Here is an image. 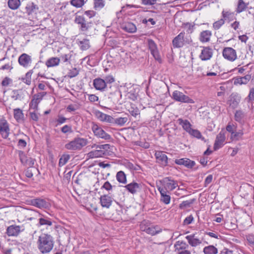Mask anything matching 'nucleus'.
Segmentation results:
<instances>
[{"label": "nucleus", "mask_w": 254, "mask_h": 254, "mask_svg": "<svg viewBox=\"0 0 254 254\" xmlns=\"http://www.w3.org/2000/svg\"><path fill=\"white\" fill-rule=\"evenodd\" d=\"M53 238L49 234L42 233L38 237L37 241V248L42 254H47L52 251L54 247Z\"/></svg>", "instance_id": "obj_1"}, {"label": "nucleus", "mask_w": 254, "mask_h": 254, "mask_svg": "<svg viewBox=\"0 0 254 254\" xmlns=\"http://www.w3.org/2000/svg\"><path fill=\"white\" fill-rule=\"evenodd\" d=\"M96 148V150L91 151L87 154L89 158H94L103 157L105 154V151L108 150L110 148V145L103 144V145H96L94 144L92 146V148Z\"/></svg>", "instance_id": "obj_2"}, {"label": "nucleus", "mask_w": 254, "mask_h": 254, "mask_svg": "<svg viewBox=\"0 0 254 254\" xmlns=\"http://www.w3.org/2000/svg\"><path fill=\"white\" fill-rule=\"evenodd\" d=\"M87 139L83 138L77 137L70 141L65 145L66 149L71 150L81 149L87 144Z\"/></svg>", "instance_id": "obj_3"}, {"label": "nucleus", "mask_w": 254, "mask_h": 254, "mask_svg": "<svg viewBox=\"0 0 254 254\" xmlns=\"http://www.w3.org/2000/svg\"><path fill=\"white\" fill-rule=\"evenodd\" d=\"M185 32H181L173 40L172 43L174 48L183 47L186 44H190L192 42L190 36L185 38Z\"/></svg>", "instance_id": "obj_4"}, {"label": "nucleus", "mask_w": 254, "mask_h": 254, "mask_svg": "<svg viewBox=\"0 0 254 254\" xmlns=\"http://www.w3.org/2000/svg\"><path fill=\"white\" fill-rule=\"evenodd\" d=\"M161 183L162 184V187H161L165 191L169 192L178 187V182L172 179L171 177L164 178L162 180Z\"/></svg>", "instance_id": "obj_5"}, {"label": "nucleus", "mask_w": 254, "mask_h": 254, "mask_svg": "<svg viewBox=\"0 0 254 254\" xmlns=\"http://www.w3.org/2000/svg\"><path fill=\"white\" fill-rule=\"evenodd\" d=\"M74 22L80 26L79 29L84 34L88 31L92 26V22L86 21L84 17L80 15L75 17Z\"/></svg>", "instance_id": "obj_6"}, {"label": "nucleus", "mask_w": 254, "mask_h": 254, "mask_svg": "<svg viewBox=\"0 0 254 254\" xmlns=\"http://www.w3.org/2000/svg\"><path fill=\"white\" fill-rule=\"evenodd\" d=\"M172 97L175 100L182 103L191 104L194 103V101L188 96L185 95L183 93L178 90H175L173 92Z\"/></svg>", "instance_id": "obj_7"}, {"label": "nucleus", "mask_w": 254, "mask_h": 254, "mask_svg": "<svg viewBox=\"0 0 254 254\" xmlns=\"http://www.w3.org/2000/svg\"><path fill=\"white\" fill-rule=\"evenodd\" d=\"M46 92H38L33 96L32 99L30 103V108L31 109L37 110L38 105L42 100L43 97L47 95Z\"/></svg>", "instance_id": "obj_8"}, {"label": "nucleus", "mask_w": 254, "mask_h": 254, "mask_svg": "<svg viewBox=\"0 0 254 254\" xmlns=\"http://www.w3.org/2000/svg\"><path fill=\"white\" fill-rule=\"evenodd\" d=\"M32 205L40 209L49 208L51 207V203L49 200L46 198H36L31 200Z\"/></svg>", "instance_id": "obj_9"}, {"label": "nucleus", "mask_w": 254, "mask_h": 254, "mask_svg": "<svg viewBox=\"0 0 254 254\" xmlns=\"http://www.w3.org/2000/svg\"><path fill=\"white\" fill-rule=\"evenodd\" d=\"M147 45L151 55L157 61L161 62V59L158 50L157 46L155 42L150 39L147 40Z\"/></svg>", "instance_id": "obj_10"}, {"label": "nucleus", "mask_w": 254, "mask_h": 254, "mask_svg": "<svg viewBox=\"0 0 254 254\" xmlns=\"http://www.w3.org/2000/svg\"><path fill=\"white\" fill-rule=\"evenodd\" d=\"M24 229L23 225H12L7 228L6 233L8 236L15 237L24 231Z\"/></svg>", "instance_id": "obj_11"}, {"label": "nucleus", "mask_w": 254, "mask_h": 254, "mask_svg": "<svg viewBox=\"0 0 254 254\" xmlns=\"http://www.w3.org/2000/svg\"><path fill=\"white\" fill-rule=\"evenodd\" d=\"M222 54L225 59L230 62H234L237 58L236 50L231 47L225 48L223 50Z\"/></svg>", "instance_id": "obj_12"}, {"label": "nucleus", "mask_w": 254, "mask_h": 254, "mask_svg": "<svg viewBox=\"0 0 254 254\" xmlns=\"http://www.w3.org/2000/svg\"><path fill=\"white\" fill-rule=\"evenodd\" d=\"M92 130L96 136L105 140H109L111 138V136L106 132L101 127H98L97 125H93L92 127Z\"/></svg>", "instance_id": "obj_13"}, {"label": "nucleus", "mask_w": 254, "mask_h": 254, "mask_svg": "<svg viewBox=\"0 0 254 254\" xmlns=\"http://www.w3.org/2000/svg\"><path fill=\"white\" fill-rule=\"evenodd\" d=\"M225 132L222 130L216 136L213 146L214 150H217L223 146L225 144Z\"/></svg>", "instance_id": "obj_14"}, {"label": "nucleus", "mask_w": 254, "mask_h": 254, "mask_svg": "<svg viewBox=\"0 0 254 254\" xmlns=\"http://www.w3.org/2000/svg\"><path fill=\"white\" fill-rule=\"evenodd\" d=\"M32 62L31 57L25 53L21 54L18 59V64L24 68H28L30 67Z\"/></svg>", "instance_id": "obj_15"}, {"label": "nucleus", "mask_w": 254, "mask_h": 254, "mask_svg": "<svg viewBox=\"0 0 254 254\" xmlns=\"http://www.w3.org/2000/svg\"><path fill=\"white\" fill-rule=\"evenodd\" d=\"M25 9V13L27 15L34 17L39 10V7L33 2H29L27 3Z\"/></svg>", "instance_id": "obj_16"}, {"label": "nucleus", "mask_w": 254, "mask_h": 254, "mask_svg": "<svg viewBox=\"0 0 254 254\" xmlns=\"http://www.w3.org/2000/svg\"><path fill=\"white\" fill-rule=\"evenodd\" d=\"M18 154L19 159L22 164L25 166H27L29 167H32L33 166L35 163L34 159L27 156L24 152L22 151H19Z\"/></svg>", "instance_id": "obj_17"}, {"label": "nucleus", "mask_w": 254, "mask_h": 254, "mask_svg": "<svg viewBox=\"0 0 254 254\" xmlns=\"http://www.w3.org/2000/svg\"><path fill=\"white\" fill-rule=\"evenodd\" d=\"M0 133L2 138L6 139L9 136L10 129L9 124L5 120H2L0 122Z\"/></svg>", "instance_id": "obj_18"}, {"label": "nucleus", "mask_w": 254, "mask_h": 254, "mask_svg": "<svg viewBox=\"0 0 254 254\" xmlns=\"http://www.w3.org/2000/svg\"><path fill=\"white\" fill-rule=\"evenodd\" d=\"M161 197L160 201L165 204H168L171 201L170 192L166 191L161 187H157Z\"/></svg>", "instance_id": "obj_19"}, {"label": "nucleus", "mask_w": 254, "mask_h": 254, "mask_svg": "<svg viewBox=\"0 0 254 254\" xmlns=\"http://www.w3.org/2000/svg\"><path fill=\"white\" fill-rule=\"evenodd\" d=\"M155 156L157 162L163 166H166L168 164V157L163 152L158 151L155 153Z\"/></svg>", "instance_id": "obj_20"}, {"label": "nucleus", "mask_w": 254, "mask_h": 254, "mask_svg": "<svg viewBox=\"0 0 254 254\" xmlns=\"http://www.w3.org/2000/svg\"><path fill=\"white\" fill-rule=\"evenodd\" d=\"M113 198L108 195H103L100 196V202L101 206L106 208H109L113 203Z\"/></svg>", "instance_id": "obj_21"}, {"label": "nucleus", "mask_w": 254, "mask_h": 254, "mask_svg": "<svg viewBox=\"0 0 254 254\" xmlns=\"http://www.w3.org/2000/svg\"><path fill=\"white\" fill-rule=\"evenodd\" d=\"M93 85L96 90L101 91H104L105 89L107 87L105 81L100 78H96L94 79L93 81Z\"/></svg>", "instance_id": "obj_22"}, {"label": "nucleus", "mask_w": 254, "mask_h": 254, "mask_svg": "<svg viewBox=\"0 0 254 254\" xmlns=\"http://www.w3.org/2000/svg\"><path fill=\"white\" fill-rule=\"evenodd\" d=\"M125 188L131 194H135L141 190V184L132 182L125 186Z\"/></svg>", "instance_id": "obj_23"}, {"label": "nucleus", "mask_w": 254, "mask_h": 254, "mask_svg": "<svg viewBox=\"0 0 254 254\" xmlns=\"http://www.w3.org/2000/svg\"><path fill=\"white\" fill-rule=\"evenodd\" d=\"M212 55V49L209 47H205L201 51L199 58L202 61H207L210 60Z\"/></svg>", "instance_id": "obj_24"}, {"label": "nucleus", "mask_w": 254, "mask_h": 254, "mask_svg": "<svg viewBox=\"0 0 254 254\" xmlns=\"http://www.w3.org/2000/svg\"><path fill=\"white\" fill-rule=\"evenodd\" d=\"M175 163L180 165H184L188 168H192L195 164L194 161L190 160L188 158H181L176 159Z\"/></svg>", "instance_id": "obj_25"}, {"label": "nucleus", "mask_w": 254, "mask_h": 254, "mask_svg": "<svg viewBox=\"0 0 254 254\" xmlns=\"http://www.w3.org/2000/svg\"><path fill=\"white\" fill-rule=\"evenodd\" d=\"M186 239L188 240V243L192 247H197L202 243V241L197 238L195 234L187 236Z\"/></svg>", "instance_id": "obj_26"}, {"label": "nucleus", "mask_w": 254, "mask_h": 254, "mask_svg": "<svg viewBox=\"0 0 254 254\" xmlns=\"http://www.w3.org/2000/svg\"><path fill=\"white\" fill-rule=\"evenodd\" d=\"M52 222L51 219L44 215L41 216L38 219V223L37 224L38 227H40L43 226H47V228L49 226L52 225Z\"/></svg>", "instance_id": "obj_27"}, {"label": "nucleus", "mask_w": 254, "mask_h": 254, "mask_svg": "<svg viewBox=\"0 0 254 254\" xmlns=\"http://www.w3.org/2000/svg\"><path fill=\"white\" fill-rule=\"evenodd\" d=\"M251 78V75L247 74L243 77H237L233 78L234 85L246 84Z\"/></svg>", "instance_id": "obj_28"}, {"label": "nucleus", "mask_w": 254, "mask_h": 254, "mask_svg": "<svg viewBox=\"0 0 254 254\" xmlns=\"http://www.w3.org/2000/svg\"><path fill=\"white\" fill-rule=\"evenodd\" d=\"M222 16L224 21L228 20L231 21L236 19V14L230 9L223 10L222 11Z\"/></svg>", "instance_id": "obj_29"}, {"label": "nucleus", "mask_w": 254, "mask_h": 254, "mask_svg": "<svg viewBox=\"0 0 254 254\" xmlns=\"http://www.w3.org/2000/svg\"><path fill=\"white\" fill-rule=\"evenodd\" d=\"M177 122L187 132H189L192 128L191 127V125L187 120H184L180 118L177 120Z\"/></svg>", "instance_id": "obj_30"}, {"label": "nucleus", "mask_w": 254, "mask_h": 254, "mask_svg": "<svg viewBox=\"0 0 254 254\" xmlns=\"http://www.w3.org/2000/svg\"><path fill=\"white\" fill-rule=\"evenodd\" d=\"M162 231V229L158 225H150L146 230V233L152 236H154Z\"/></svg>", "instance_id": "obj_31"}, {"label": "nucleus", "mask_w": 254, "mask_h": 254, "mask_svg": "<svg viewBox=\"0 0 254 254\" xmlns=\"http://www.w3.org/2000/svg\"><path fill=\"white\" fill-rule=\"evenodd\" d=\"M13 116L18 123H21L24 121V114L22 110L19 108H16L13 110Z\"/></svg>", "instance_id": "obj_32"}, {"label": "nucleus", "mask_w": 254, "mask_h": 254, "mask_svg": "<svg viewBox=\"0 0 254 254\" xmlns=\"http://www.w3.org/2000/svg\"><path fill=\"white\" fill-rule=\"evenodd\" d=\"M211 32L209 30L203 31L201 32L199 39L202 42H207L210 40Z\"/></svg>", "instance_id": "obj_33"}, {"label": "nucleus", "mask_w": 254, "mask_h": 254, "mask_svg": "<svg viewBox=\"0 0 254 254\" xmlns=\"http://www.w3.org/2000/svg\"><path fill=\"white\" fill-rule=\"evenodd\" d=\"M33 73V69L30 70L25 74L24 77L19 78V79L22 81L27 85H29L31 83V76Z\"/></svg>", "instance_id": "obj_34"}, {"label": "nucleus", "mask_w": 254, "mask_h": 254, "mask_svg": "<svg viewBox=\"0 0 254 254\" xmlns=\"http://www.w3.org/2000/svg\"><path fill=\"white\" fill-rule=\"evenodd\" d=\"M8 7L11 10L17 9L21 5L20 0H8L7 2Z\"/></svg>", "instance_id": "obj_35"}, {"label": "nucleus", "mask_w": 254, "mask_h": 254, "mask_svg": "<svg viewBox=\"0 0 254 254\" xmlns=\"http://www.w3.org/2000/svg\"><path fill=\"white\" fill-rule=\"evenodd\" d=\"M60 62V59L57 57H52L48 59L46 62V65L48 67H53L58 65Z\"/></svg>", "instance_id": "obj_36"}, {"label": "nucleus", "mask_w": 254, "mask_h": 254, "mask_svg": "<svg viewBox=\"0 0 254 254\" xmlns=\"http://www.w3.org/2000/svg\"><path fill=\"white\" fill-rule=\"evenodd\" d=\"M245 113L241 110H237L235 113L234 118L236 121L241 123L245 117Z\"/></svg>", "instance_id": "obj_37"}, {"label": "nucleus", "mask_w": 254, "mask_h": 254, "mask_svg": "<svg viewBox=\"0 0 254 254\" xmlns=\"http://www.w3.org/2000/svg\"><path fill=\"white\" fill-rule=\"evenodd\" d=\"M248 5V4L245 3L243 0H239L236 11L237 13H240L244 11L246 9Z\"/></svg>", "instance_id": "obj_38"}, {"label": "nucleus", "mask_w": 254, "mask_h": 254, "mask_svg": "<svg viewBox=\"0 0 254 254\" xmlns=\"http://www.w3.org/2000/svg\"><path fill=\"white\" fill-rule=\"evenodd\" d=\"M188 133L190 135L194 137L204 140V138L202 136L201 132L197 129L191 128Z\"/></svg>", "instance_id": "obj_39"}, {"label": "nucleus", "mask_w": 254, "mask_h": 254, "mask_svg": "<svg viewBox=\"0 0 254 254\" xmlns=\"http://www.w3.org/2000/svg\"><path fill=\"white\" fill-rule=\"evenodd\" d=\"M203 252L205 254H217L218 250L214 246L210 245L204 247Z\"/></svg>", "instance_id": "obj_40"}, {"label": "nucleus", "mask_w": 254, "mask_h": 254, "mask_svg": "<svg viewBox=\"0 0 254 254\" xmlns=\"http://www.w3.org/2000/svg\"><path fill=\"white\" fill-rule=\"evenodd\" d=\"M128 121L127 117H120L114 118L113 124L117 125L120 127L123 126Z\"/></svg>", "instance_id": "obj_41"}, {"label": "nucleus", "mask_w": 254, "mask_h": 254, "mask_svg": "<svg viewBox=\"0 0 254 254\" xmlns=\"http://www.w3.org/2000/svg\"><path fill=\"white\" fill-rule=\"evenodd\" d=\"M116 179L120 183L126 184L127 183L126 176L123 171H120L117 173Z\"/></svg>", "instance_id": "obj_42"}, {"label": "nucleus", "mask_w": 254, "mask_h": 254, "mask_svg": "<svg viewBox=\"0 0 254 254\" xmlns=\"http://www.w3.org/2000/svg\"><path fill=\"white\" fill-rule=\"evenodd\" d=\"M78 45L82 50H86L90 47L89 40L86 39L79 41Z\"/></svg>", "instance_id": "obj_43"}, {"label": "nucleus", "mask_w": 254, "mask_h": 254, "mask_svg": "<svg viewBox=\"0 0 254 254\" xmlns=\"http://www.w3.org/2000/svg\"><path fill=\"white\" fill-rule=\"evenodd\" d=\"M243 132L242 130H240L238 131H234L232 132L230 136V138L232 140H238L242 137L243 135Z\"/></svg>", "instance_id": "obj_44"}, {"label": "nucleus", "mask_w": 254, "mask_h": 254, "mask_svg": "<svg viewBox=\"0 0 254 254\" xmlns=\"http://www.w3.org/2000/svg\"><path fill=\"white\" fill-rule=\"evenodd\" d=\"M240 101V99L239 97H232L229 100L230 106H231L232 108H236L238 106Z\"/></svg>", "instance_id": "obj_45"}, {"label": "nucleus", "mask_w": 254, "mask_h": 254, "mask_svg": "<svg viewBox=\"0 0 254 254\" xmlns=\"http://www.w3.org/2000/svg\"><path fill=\"white\" fill-rule=\"evenodd\" d=\"M124 29L129 33H134L136 31V26L131 22L126 24Z\"/></svg>", "instance_id": "obj_46"}, {"label": "nucleus", "mask_w": 254, "mask_h": 254, "mask_svg": "<svg viewBox=\"0 0 254 254\" xmlns=\"http://www.w3.org/2000/svg\"><path fill=\"white\" fill-rule=\"evenodd\" d=\"M175 247L176 249L178 251V252H180L181 251L186 250L187 245L186 243L183 241H177L175 245Z\"/></svg>", "instance_id": "obj_47"}, {"label": "nucleus", "mask_w": 254, "mask_h": 254, "mask_svg": "<svg viewBox=\"0 0 254 254\" xmlns=\"http://www.w3.org/2000/svg\"><path fill=\"white\" fill-rule=\"evenodd\" d=\"M195 199H191L188 200L183 201L179 205V207L181 209H184L186 208H188L190 206V205L192 204L194 201Z\"/></svg>", "instance_id": "obj_48"}, {"label": "nucleus", "mask_w": 254, "mask_h": 254, "mask_svg": "<svg viewBox=\"0 0 254 254\" xmlns=\"http://www.w3.org/2000/svg\"><path fill=\"white\" fill-rule=\"evenodd\" d=\"M70 158V156L68 154L63 155L60 159L59 165L60 166L64 165L68 161Z\"/></svg>", "instance_id": "obj_49"}, {"label": "nucleus", "mask_w": 254, "mask_h": 254, "mask_svg": "<svg viewBox=\"0 0 254 254\" xmlns=\"http://www.w3.org/2000/svg\"><path fill=\"white\" fill-rule=\"evenodd\" d=\"M70 4L76 8L81 7L84 4V0H71Z\"/></svg>", "instance_id": "obj_50"}, {"label": "nucleus", "mask_w": 254, "mask_h": 254, "mask_svg": "<svg viewBox=\"0 0 254 254\" xmlns=\"http://www.w3.org/2000/svg\"><path fill=\"white\" fill-rule=\"evenodd\" d=\"M105 5L104 0H94V8L97 10L101 9Z\"/></svg>", "instance_id": "obj_51"}, {"label": "nucleus", "mask_w": 254, "mask_h": 254, "mask_svg": "<svg viewBox=\"0 0 254 254\" xmlns=\"http://www.w3.org/2000/svg\"><path fill=\"white\" fill-rule=\"evenodd\" d=\"M79 74V70L76 68H73L69 70L67 76L70 78L76 76Z\"/></svg>", "instance_id": "obj_52"}, {"label": "nucleus", "mask_w": 254, "mask_h": 254, "mask_svg": "<svg viewBox=\"0 0 254 254\" xmlns=\"http://www.w3.org/2000/svg\"><path fill=\"white\" fill-rule=\"evenodd\" d=\"M224 20L223 18H221L213 23V27L215 30H218L224 24Z\"/></svg>", "instance_id": "obj_53"}, {"label": "nucleus", "mask_w": 254, "mask_h": 254, "mask_svg": "<svg viewBox=\"0 0 254 254\" xmlns=\"http://www.w3.org/2000/svg\"><path fill=\"white\" fill-rule=\"evenodd\" d=\"M129 113L133 117H136L137 116L140 114V111L137 108L131 107L128 110Z\"/></svg>", "instance_id": "obj_54"}, {"label": "nucleus", "mask_w": 254, "mask_h": 254, "mask_svg": "<svg viewBox=\"0 0 254 254\" xmlns=\"http://www.w3.org/2000/svg\"><path fill=\"white\" fill-rule=\"evenodd\" d=\"M113 121L114 118L113 117L109 115L105 114L102 122H105L110 124L111 125H113Z\"/></svg>", "instance_id": "obj_55"}, {"label": "nucleus", "mask_w": 254, "mask_h": 254, "mask_svg": "<svg viewBox=\"0 0 254 254\" xmlns=\"http://www.w3.org/2000/svg\"><path fill=\"white\" fill-rule=\"evenodd\" d=\"M61 131L64 133H71L72 132V127L69 125H64L61 128Z\"/></svg>", "instance_id": "obj_56"}, {"label": "nucleus", "mask_w": 254, "mask_h": 254, "mask_svg": "<svg viewBox=\"0 0 254 254\" xmlns=\"http://www.w3.org/2000/svg\"><path fill=\"white\" fill-rule=\"evenodd\" d=\"M105 114H105L100 111H96L95 113V115L96 117L97 118V119L98 120H99L100 122H102L104 119V116L105 115Z\"/></svg>", "instance_id": "obj_57"}, {"label": "nucleus", "mask_w": 254, "mask_h": 254, "mask_svg": "<svg viewBox=\"0 0 254 254\" xmlns=\"http://www.w3.org/2000/svg\"><path fill=\"white\" fill-rule=\"evenodd\" d=\"M147 222L146 221H144L141 222V223L140 225V228L142 231L146 233V230L150 226V225H147Z\"/></svg>", "instance_id": "obj_58"}, {"label": "nucleus", "mask_w": 254, "mask_h": 254, "mask_svg": "<svg viewBox=\"0 0 254 254\" xmlns=\"http://www.w3.org/2000/svg\"><path fill=\"white\" fill-rule=\"evenodd\" d=\"M67 120V118L62 116H58V119L56 121L57 122V125H60L64 123Z\"/></svg>", "instance_id": "obj_59"}, {"label": "nucleus", "mask_w": 254, "mask_h": 254, "mask_svg": "<svg viewBox=\"0 0 254 254\" xmlns=\"http://www.w3.org/2000/svg\"><path fill=\"white\" fill-rule=\"evenodd\" d=\"M248 98L249 99V102H253L254 101V88H252L250 89Z\"/></svg>", "instance_id": "obj_60"}, {"label": "nucleus", "mask_w": 254, "mask_h": 254, "mask_svg": "<svg viewBox=\"0 0 254 254\" xmlns=\"http://www.w3.org/2000/svg\"><path fill=\"white\" fill-rule=\"evenodd\" d=\"M13 98H14L15 100L21 99V93L22 91L20 90H15L13 91Z\"/></svg>", "instance_id": "obj_61"}, {"label": "nucleus", "mask_w": 254, "mask_h": 254, "mask_svg": "<svg viewBox=\"0 0 254 254\" xmlns=\"http://www.w3.org/2000/svg\"><path fill=\"white\" fill-rule=\"evenodd\" d=\"M193 220V217L192 215H190L185 219L183 223L184 225H189L191 223Z\"/></svg>", "instance_id": "obj_62"}, {"label": "nucleus", "mask_w": 254, "mask_h": 254, "mask_svg": "<svg viewBox=\"0 0 254 254\" xmlns=\"http://www.w3.org/2000/svg\"><path fill=\"white\" fill-rule=\"evenodd\" d=\"M71 58V56L69 54H64L62 55L60 57L61 59L64 63L68 62L70 63L69 60Z\"/></svg>", "instance_id": "obj_63"}, {"label": "nucleus", "mask_w": 254, "mask_h": 254, "mask_svg": "<svg viewBox=\"0 0 254 254\" xmlns=\"http://www.w3.org/2000/svg\"><path fill=\"white\" fill-rule=\"evenodd\" d=\"M246 238L249 243L251 245L254 246V235L252 234H249L246 236Z\"/></svg>", "instance_id": "obj_64"}]
</instances>
